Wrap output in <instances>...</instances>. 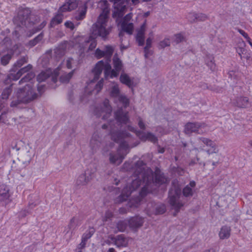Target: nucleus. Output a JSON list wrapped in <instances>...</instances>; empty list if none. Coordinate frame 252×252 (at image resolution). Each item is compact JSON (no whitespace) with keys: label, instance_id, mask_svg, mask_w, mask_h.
<instances>
[{"label":"nucleus","instance_id":"423d86ee","mask_svg":"<svg viewBox=\"0 0 252 252\" xmlns=\"http://www.w3.org/2000/svg\"><path fill=\"white\" fill-rule=\"evenodd\" d=\"M181 189L174 187L169 192V203L172 209L178 212L183 206V203L180 200Z\"/></svg>","mask_w":252,"mask_h":252},{"label":"nucleus","instance_id":"1a4fd4ad","mask_svg":"<svg viewBox=\"0 0 252 252\" xmlns=\"http://www.w3.org/2000/svg\"><path fill=\"white\" fill-rule=\"evenodd\" d=\"M198 140L207 147V149L206 150V152L208 154H217L219 152V150L217 144L211 139L201 137Z\"/></svg>","mask_w":252,"mask_h":252},{"label":"nucleus","instance_id":"f3484780","mask_svg":"<svg viewBox=\"0 0 252 252\" xmlns=\"http://www.w3.org/2000/svg\"><path fill=\"white\" fill-rule=\"evenodd\" d=\"M136 135L143 141L149 140L153 143L157 141V138L152 133H143L139 131L136 132Z\"/></svg>","mask_w":252,"mask_h":252},{"label":"nucleus","instance_id":"09e8293b","mask_svg":"<svg viewBox=\"0 0 252 252\" xmlns=\"http://www.w3.org/2000/svg\"><path fill=\"white\" fill-rule=\"evenodd\" d=\"M74 63V61L72 58H68L65 61V64L67 68H72V64Z\"/></svg>","mask_w":252,"mask_h":252},{"label":"nucleus","instance_id":"4d7b16f0","mask_svg":"<svg viewBox=\"0 0 252 252\" xmlns=\"http://www.w3.org/2000/svg\"><path fill=\"white\" fill-rule=\"evenodd\" d=\"M148 190V187H144L142 188V190L140 192V195L141 196H144L146 195Z\"/></svg>","mask_w":252,"mask_h":252},{"label":"nucleus","instance_id":"dca6fc26","mask_svg":"<svg viewBox=\"0 0 252 252\" xmlns=\"http://www.w3.org/2000/svg\"><path fill=\"white\" fill-rule=\"evenodd\" d=\"M128 223L129 227L132 229L136 230L143 225V220L141 217H136L130 219Z\"/></svg>","mask_w":252,"mask_h":252},{"label":"nucleus","instance_id":"864d4df0","mask_svg":"<svg viewBox=\"0 0 252 252\" xmlns=\"http://www.w3.org/2000/svg\"><path fill=\"white\" fill-rule=\"evenodd\" d=\"M92 235L90 232L85 233L83 236L82 239L85 240V241H87L88 239H89L91 237Z\"/></svg>","mask_w":252,"mask_h":252},{"label":"nucleus","instance_id":"5fc2aeb1","mask_svg":"<svg viewBox=\"0 0 252 252\" xmlns=\"http://www.w3.org/2000/svg\"><path fill=\"white\" fill-rule=\"evenodd\" d=\"M42 38V35H40L38 36H37L36 38H35L33 41H31V43L32 44V45H34L37 42V40H40Z\"/></svg>","mask_w":252,"mask_h":252},{"label":"nucleus","instance_id":"a211bd4d","mask_svg":"<svg viewBox=\"0 0 252 252\" xmlns=\"http://www.w3.org/2000/svg\"><path fill=\"white\" fill-rule=\"evenodd\" d=\"M128 238L125 237L123 235H120L115 238L114 243L118 248L126 247L128 245Z\"/></svg>","mask_w":252,"mask_h":252},{"label":"nucleus","instance_id":"49530a36","mask_svg":"<svg viewBox=\"0 0 252 252\" xmlns=\"http://www.w3.org/2000/svg\"><path fill=\"white\" fill-rule=\"evenodd\" d=\"M11 93V90L10 88H7L5 89L1 94V97L3 99H7Z\"/></svg>","mask_w":252,"mask_h":252},{"label":"nucleus","instance_id":"9d476101","mask_svg":"<svg viewBox=\"0 0 252 252\" xmlns=\"http://www.w3.org/2000/svg\"><path fill=\"white\" fill-rule=\"evenodd\" d=\"M165 211V207L164 205H157L153 203H150L147 206V212L149 216L162 214Z\"/></svg>","mask_w":252,"mask_h":252},{"label":"nucleus","instance_id":"bb28decb","mask_svg":"<svg viewBox=\"0 0 252 252\" xmlns=\"http://www.w3.org/2000/svg\"><path fill=\"white\" fill-rule=\"evenodd\" d=\"M9 190L5 188H0V200L5 201L9 198Z\"/></svg>","mask_w":252,"mask_h":252},{"label":"nucleus","instance_id":"2f4dec72","mask_svg":"<svg viewBox=\"0 0 252 252\" xmlns=\"http://www.w3.org/2000/svg\"><path fill=\"white\" fill-rule=\"evenodd\" d=\"M186 18L190 23H196V13L193 12L189 13L186 16Z\"/></svg>","mask_w":252,"mask_h":252},{"label":"nucleus","instance_id":"39448f33","mask_svg":"<svg viewBox=\"0 0 252 252\" xmlns=\"http://www.w3.org/2000/svg\"><path fill=\"white\" fill-rule=\"evenodd\" d=\"M209 130L208 126L203 122L188 123L185 126L184 132L188 135L192 133L202 134Z\"/></svg>","mask_w":252,"mask_h":252},{"label":"nucleus","instance_id":"37998d69","mask_svg":"<svg viewBox=\"0 0 252 252\" xmlns=\"http://www.w3.org/2000/svg\"><path fill=\"white\" fill-rule=\"evenodd\" d=\"M11 58L10 54H7L3 56L1 59V63L3 65H6Z\"/></svg>","mask_w":252,"mask_h":252},{"label":"nucleus","instance_id":"f03ea898","mask_svg":"<svg viewBox=\"0 0 252 252\" xmlns=\"http://www.w3.org/2000/svg\"><path fill=\"white\" fill-rule=\"evenodd\" d=\"M98 6L102 10L97 20L92 26V34L94 37L106 38L111 32L112 27L109 23V9L106 0H100Z\"/></svg>","mask_w":252,"mask_h":252},{"label":"nucleus","instance_id":"13d9d810","mask_svg":"<svg viewBox=\"0 0 252 252\" xmlns=\"http://www.w3.org/2000/svg\"><path fill=\"white\" fill-rule=\"evenodd\" d=\"M26 62V59L25 58H23L17 62V65L19 67H20Z\"/></svg>","mask_w":252,"mask_h":252},{"label":"nucleus","instance_id":"72a5a7b5","mask_svg":"<svg viewBox=\"0 0 252 252\" xmlns=\"http://www.w3.org/2000/svg\"><path fill=\"white\" fill-rule=\"evenodd\" d=\"M62 16L61 14H58L52 19L51 26L53 27L55 25L59 24L62 22Z\"/></svg>","mask_w":252,"mask_h":252},{"label":"nucleus","instance_id":"b1692460","mask_svg":"<svg viewBox=\"0 0 252 252\" xmlns=\"http://www.w3.org/2000/svg\"><path fill=\"white\" fill-rule=\"evenodd\" d=\"M95 37H94L92 35L90 37L89 39L87 41L86 46L87 47V52L93 51L96 46L97 42L96 40L94 39Z\"/></svg>","mask_w":252,"mask_h":252},{"label":"nucleus","instance_id":"9b49d317","mask_svg":"<svg viewBox=\"0 0 252 252\" xmlns=\"http://www.w3.org/2000/svg\"><path fill=\"white\" fill-rule=\"evenodd\" d=\"M93 178V173L89 170H86L81 174L76 179V184L79 186H85L89 183Z\"/></svg>","mask_w":252,"mask_h":252},{"label":"nucleus","instance_id":"473e14b6","mask_svg":"<svg viewBox=\"0 0 252 252\" xmlns=\"http://www.w3.org/2000/svg\"><path fill=\"white\" fill-rule=\"evenodd\" d=\"M87 6L86 4H84L82 9L79 12L78 15L76 16L77 20H82L84 19L86 13Z\"/></svg>","mask_w":252,"mask_h":252},{"label":"nucleus","instance_id":"20e7f679","mask_svg":"<svg viewBox=\"0 0 252 252\" xmlns=\"http://www.w3.org/2000/svg\"><path fill=\"white\" fill-rule=\"evenodd\" d=\"M139 170L140 171H137L138 174L137 175L138 176V179H136L133 181L131 187H126L123 189L120 196L121 199L122 201L126 200L130 195L131 192L140 185L141 181L140 180H141V179H142L143 182L145 183L147 185L151 181H153V174L150 169H147L146 171L145 167H143L140 168Z\"/></svg>","mask_w":252,"mask_h":252},{"label":"nucleus","instance_id":"a18cd8bd","mask_svg":"<svg viewBox=\"0 0 252 252\" xmlns=\"http://www.w3.org/2000/svg\"><path fill=\"white\" fill-rule=\"evenodd\" d=\"M94 56L97 59H100L103 57H105L104 51L100 50L99 48H97L94 52Z\"/></svg>","mask_w":252,"mask_h":252},{"label":"nucleus","instance_id":"052dcab7","mask_svg":"<svg viewBox=\"0 0 252 252\" xmlns=\"http://www.w3.org/2000/svg\"><path fill=\"white\" fill-rule=\"evenodd\" d=\"M245 42L242 39H240L238 43V47H245Z\"/></svg>","mask_w":252,"mask_h":252},{"label":"nucleus","instance_id":"603ef678","mask_svg":"<svg viewBox=\"0 0 252 252\" xmlns=\"http://www.w3.org/2000/svg\"><path fill=\"white\" fill-rule=\"evenodd\" d=\"M245 51V47H238L237 52L240 56H241L242 54H243Z\"/></svg>","mask_w":252,"mask_h":252},{"label":"nucleus","instance_id":"bf43d9fd","mask_svg":"<svg viewBox=\"0 0 252 252\" xmlns=\"http://www.w3.org/2000/svg\"><path fill=\"white\" fill-rule=\"evenodd\" d=\"M66 27L70 28L71 29H73L74 28V25L71 22H66L64 24Z\"/></svg>","mask_w":252,"mask_h":252},{"label":"nucleus","instance_id":"6ab92c4d","mask_svg":"<svg viewBox=\"0 0 252 252\" xmlns=\"http://www.w3.org/2000/svg\"><path fill=\"white\" fill-rule=\"evenodd\" d=\"M112 111L111 107L109 105L108 100H105L103 104V108H101L100 115L102 116L103 119L109 117Z\"/></svg>","mask_w":252,"mask_h":252},{"label":"nucleus","instance_id":"5701e85b","mask_svg":"<svg viewBox=\"0 0 252 252\" xmlns=\"http://www.w3.org/2000/svg\"><path fill=\"white\" fill-rule=\"evenodd\" d=\"M120 82L128 87L132 86L133 82L129 76L125 72H122L120 77Z\"/></svg>","mask_w":252,"mask_h":252},{"label":"nucleus","instance_id":"58836bf2","mask_svg":"<svg viewBox=\"0 0 252 252\" xmlns=\"http://www.w3.org/2000/svg\"><path fill=\"white\" fill-rule=\"evenodd\" d=\"M127 223L124 221H120L117 224V227L119 231H124L126 228Z\"/></svg>","mask_w":252,"mask_h":252},{"label":"nucleus","instance_id":"8fccbe9b","mask_svg":"<svg viewBox=\"0 0 252 252\" xmlns=\"http://www.w3.org/2000/svg\"><path fill=\"white\" fill-rule=\"evenodd\" d=\"M132 18V14L131 13H129L127 14L124 18L123 19L122 22H126V23H129V22Z\"/></svg>","mask_w":252,"mask_h":252},{"label":"nucleus","instance_id":"4be33fe9","mask_svg":"<svg viewBox=\"0 0 252 252\" xmlns=\"http://www.w3.org/2000/svg\"><path fill=\"white\" fill-rule=\"evenodd\" d=\"M231 228L229 226H223L220 229L219 233L220 239H228L230 235Z\"/></svg>","mask_w":252,"mask_h":252},{"label":"nucleus","instance_id":"3c124183","mask_svg":"<svg viewBox=\"0 0 252 252\" xmlns=\"http://www.w3.org/2000/svg\"><path fill=\"white\" fill-rule=\"evenodd\" d=\"M237 31L246 39L249 38V36L248 34L246 32H245L243 30L240 29H238Z\"/></svg>","mask_w":252,"mask_h":252},{"label":"nucleus","instance_id":"4c0bfd02","mask_svg":"<svg viewBox=\"0 0 252 252\" xmlns=\"http://www.w3.org/2000/svg\"><path fill=\"white\" fill-rule=\"evenodd\" d=\"M112 139L115 142H120L122 139V135L119 132L113 133L111 135Z\"/></svg>","mask_w":252,"mask_h":252},{"label":"nucleus","instance_id":"c85d7f7f","mask_svg":"<svg viewBox=\"0 0 252 252\" xmlns=\"http://www.w3.org/2000/svg\"><path fill=\"white\" fill-rule=\"evenodd\" d=\"M154 34L153 32L151 31L149 33V37L146 40V46L144 48L145 51L146 52L148 51L152 46V43L153 42V41L154 40Z\"/></svg>","mask_w":252,"mask_h":252},{"label":"nucleus","instance_id":"6e6552de","mask_svg":"<svg viewBox=\"0 0 252 252\" xmlns=\"http://www.w3.org/2000/svg\"><path fill=\"white\" fill-rule=\"evenodd\" d=\"M124 148L122 145L115 152H111L109 155V161L111 164L117 165H120L124 158V155L123 153Z\"/></svg>","mask_w":252,"mask_h":252},{"label":"nucleus","instance_id":"a878e982","mask_svg":"<svg viewBox=\"0 0 252 252\" xmlns=\"http://www.w3.org/2000/svg\"><path fill=\"white\" fill-rule=\"evenodd\" d=\"M236 104L239 107H246L249 105V99L247 97H240L236 100Z\"/></svg>","mask_w":252,"mask_h":252},{"label":"nucleus","instance_id":"393cba45","mask_svg":"<svg viewBox=\"0 0 252 252\" xmlns=\"http://www.w3.org/2000/svg\"><path fill=\"white\" fill-rule=\"evenodd\" d=\"M121 27L124 31L126 32L129 34L132 33L134 27L132 23L121 22Z\"/></svg>","mask_w":252,"mask_h":252},{"label":"nucleus","instance_id":"c03bdc74","mask_svg":"<svg viewBox=\"0 0 252 252\" xmlns=\"http://www.w3.org/2000/svg\"><path fill=\"white\" fill-rule=\"evenodd\" d=\"M184 37L181 33L176 34L174 36V41L176 43H180V42H182L183 41H184Z\"/></svg>","mask_w":252,"mask_h":252},{"label":"nucleus","instance_id":"e433bc0d","mask_svg":"<svg viewBox=\"0 0 252 252\" xmlns=\"http://www.w3.org/2000/svg\"><path fill=\"white\" fill-rule=\"evenodd\" d=\"M117 98L121 102L125 105V106H126L129 104V99L126 97L125 95L121 94Z\"/></svg>","mask_w":252,"mask_h":252},{"label":"nucleus","instance_id":"0e129e2a","mask_svg":"<svg viewBox=\"0 0 252 252\" xmlns=\"http://www.w3.org/2000/svg\"><path fill=\"white\" fill-rule=\"evenodd\" d=\"M131 1L133 4H137L139 2V0H131Z\"/></svg>","mask_w":252,"mask_h":252},{"label":"nucleus","instance_id":"338daca9","mask_svg":"<svg viewBox=\"0 0 252 252\" xmlns=\"http://www.w3.org/2000/svg\"><path fill=\"white\" fill-rule=\"evenodd\" d=\"M247 41L248 42V43H249V44L251 46V47H252V43L251 41V39L250 38V37H249V38L248 39H246Z\"/></svg>","mask_w":252,"mask_h":252},{"label":"nucleus","instance_id":"7c9ffc66","mask_svg":"<svg viewBox=\"0 0 252 252\" xmlns=\"http://www.w3.org/2000/svg\"><path fill=\"white\" fill-rule=\"evenodd\" d=\"M170 45V39L165 38L162 41L159 42L158 47L160 49L164 48L166 47H168Z\"/></svg>","mask_w":252,"mask_h":252},{"label":"nucleus","instance_id":"de8ad7c7","mask_svg":"<svg viewBox=\"0 0 252 252\" xmlns=\"http://www.w3.org/2000/svg\"><path fill=\"white\" fill-rule=\"evenodd\" d=\"M116 118L118 120L122 123H126L128 121V117L126 114L119 116L116 114Z\"/></svg>","mask_w":252,"mask_h":252},{"label":"nucleus","instance_id":"c756f323","mask_svg":"<svg viewBox=\"0 0 252 252\" xmlns=\"http://www.w3.org/2000/svg\"><path fill=\"white\" fill-rule=\"evenodd\" d=\"M167 181V179L166 178L163 174L156 175L155 182L156 183L162 184L166 183Z\"/></svg>","mask_w":252,"mask_h":252},{"label":"nucleus","instance_id":"a19ab883","mask_svg":"<svg viewBox=\"0 0 252 252\" xmlns=\"http://www.w3.org/2000/svg\"><path fill=\"white\" fill-rule=\"evenodd\" d=\"M208 19L207 16L203 13H196V22L199 21H204Z\"/></svg>","mask_w":252,"mask_h":252},{"label":"nucleus","instance_id":"ea45409f","mask_svg":"<svg viewBox=\"0 0 252 252\" xmlns=\"http://www.w3.org/2000/svg\"><path fill=\"white\" fill-rule=\"evenodd\" d=\"M73 75V71L68 73L67 74L62 75L61 77V81L63 83H67L69 81Z\"/></svg>","mask_w":252,"mask_h":252},{"label":"nucleus","instance_id":"f704fd0d","mask_svg":"<svg viewBox=\"0 0 252 252\" xmlns=\"http://www.w3.org/2000/svg\"><path fill=\"white\" fill-rule=\"evenodd\" d=\"M79 223L78 219L75 217L72 218L68 224V227L69 228L71 229H74Z\"/></svg>","mask_w":252,"mask_h":252},{"label":"nucleus","instance_id":"79ce46f5","mask_svg":"<svg viewBox=\"0 0 252 252\" xmlns=\"http://www.w3.org/2000/svg\"><path fill=\"white\" fill-rule=\"evenodd\" d=\"M91 146L93 149L96 150L100 146V142L92 138L91 140Z\"/></svg>","mask_w":252,"mask_h":252},{"label":"nucleus","instance_id":"f257e3e1","mask_svg":"<svg viewBox=\"0 0 252 252\" xmlns=\"http://www.w3.org/2000/svg\"><path fill=\"white\" fill-rule=\"evenodd\" d=\"M113 66L115 69H111V66L108 61H100L95 64L93 72L94 79L87 84L85 92L88 94H97L103 86V79H101L96 82L103 70L106 77L110 76V78L118 76L119 72L122 69L123 64L121 61L116 56L113 59Z\"/></svg>","mask_w":252,"mask_h":252},{"label":"nucleus","instance_id":"7ed1b4c3","mask_svg":"<svg viewBox=\"0 0 252 252\" xmlns=\"http://www.w3.org/2000/svg\"><path fill=\"white\" fill-rule=\"evenodd\" d=\"M34 77V74L30 72L20 81L19 83H28L23 88L17 91L12 97L11 107H16L21 103L30 102L36 98L37 95L33 88L32 82H30Z\"/></svg>","mask_w":252,"mask_h":252},{"label":"nucleus","instance_id":"412c9836","mask_svg":"<svg viewBox=\"0 0 252 252\" xmlns=\"http://www.w3.org/2000/svg\"><path fill=\"white\" fill-rule=\"evenodd\" d=\"M31 69H32V65L30 64H29L27 66L21 69V70H19L16 74L11 73L9 75V78L10 79H12L13 80H16L20 78V77L21 76V75L23 73H26V72L30 71Z\"/></svg>","mask_w":252,"mask_h":252},{"label":"nucleus","instance_id":"c9c22d12","mask_svg":"<svg viewBox=\"0 0 252 252\" xmlns=\"http://www.w3.org/2000/svg\"><path fill=\"white\" fill-rule=\"evenodd\" d=\"M104 51L105 56L110 58L113 53L114 49L112 46L107 45L105 46Z\"/></svg>","mask_w":252,"mask_h":252},{"label":"nucleus","instance_id":"774afa93","mask_svg":"<svg viewBox=\"0 0 252 252\" xmlns=\"http://www.w3.org/2000/svg\"><path fill=\"white\" fill-rule=\"evenodd\" d=\"M108 252H115V250L113 248H110L108 250Z\"/></svg>","mask_w":252,"mask_h":252},{"label":"nucleus","instance_id":"cd10ccee","mask_svg":"<svg viewBox=\"0 0 252 252\" xmlns=\"http://www.w3.org/2000/svg\"><path fill=\"white\" fill-rule=\"evenodd\" d=\"M51 74V71L47 70L45 71L41 72L37 76V79L39 82H42L47 79Z\"/></svg>","mask_w":252,"mask_h":252},{"label":"nucleus","instance_id":"680f3d73","mask_svg":"<svg viewBox=\"0 0 252 252\" xmlns=\"http://www.w3.org/2000/svg\"><path fill=\"white\" fill-rule=\"evenodd\" d=\"M86 241L82 239V241L81 243L79 244V247L80 249H83L85 247Z\"/></svg>","mask_w":252,"mask_h":252},{"label":"nucleus","instance_id":"e2e57ef3","mask_svg":"<svg viewBox=\"0 0 252 252\" xmlns=\"http://www.w3.org/2000/svg\"><path fill=\"white\" fill-rule=\"evenodd\" d=\"M112 216V214L111 212H107L106 214V217L107 218H110Z\"/></svg>","mask_w":252,"mask_h":252},{"label":"nucleus","instance_id":"ddd939ff","mask_svg":"<svg viewBox=\"0 0 252 252\" xmlns=\"http://www.w3.org/2000/svg\"><path fill=\"white\" fill-rule=\"evenodd\" d=\"M147 28L146 22H145L141 26L140 28L137 31L136 35V41L139 45L142 46L144 44L145 39V32Z\"/></svg>","mask_w":252,"mask_h":252},{"label":"nucleus","instance_id":"4468645a","mask_svg":"<svg viewBox=\"0 0 252 252\" xmlns=\"http://www.w3.org/2000/svg\"><path fill=\"white\" fill-rule=\"evenodd\" d=\"M78 6L76 0H68L60 8L61 12H66L72 10Z\"/></svg>","mask_w":252,"mask_h":252},{"label":"nucleus","instance_id":"2eb2a0df","mask_svg":"<svg viewBox=\"0 0 252 252\" xmlns=\"http://www.w3.org/2000/svg\"><path fill=\"white\" fill-rule=\"evenodd\" d=\"M108 91L110 96L113 98H118L121 94L119 85L115 82L111 83Z\"/></svg>","mask_w":252,"mask_h":252},{"label":"nucleus","instance_id":"69168bd1","mask_svg":"<svg viewBox=\"0 0 252 252\" xmlns=\"http://www.w3.org/2000/svg\"><path fill=\"white\" fill-rule=\"evenodd\" d=\"M3 107H4L3 103L2 102H1V101H0V111L2 110V109L3 108Z\"/></svg>","mask_w":252,"mask_h":252},{"label":"nucleus","instance_id":"f8f14e48","mask_svg":"<svg viewBox=\"0 0 252 252\" xmlns=\"http://www.w3.org/2000/svg\"><path fill=\"white\" fill-rule=\"evenodd\" d=\"M233 199L231 194H225L219 197L218 204L220 207H228Z\"/></svg>","mask_w":252,"mask_h":252},{"label":"nucleus","instance_id":"aec40b11","mask_svg":"<svg viewBox=\"0 0 252 252\" xmlns=\"http://www.w3.org/2000/svg\"><path fill=\"white\" fill-rule=\"evenodd\" d=\"M196 183L194 181L190 182L189 184L187 185L183 189V194L184 196L189 197L193 195V188L195 187Z\"/></svg>","mask_w":252,"mask_h":252},{"label":"nucleus","instance_id":"0eeeda50","mask_svg":"<svg viewBox=\"0 0 252 252\" xmlns=\"http://www.w3.org/2000/svg\"><path fill=\"white\" fill-rule=\"evenodd\" d=\"M125 0H114L113 17L116 18V22L119 25V19L123 17L126 11V5Z\"/></svg>","mask_w":252,"mask_h":252},{"label":"nucleus","instance_id":"6e6d98bb","mask_svg":"<svg viewBox=\"0 0 252 252\" xmlns=\"http://www.w3.org/2000/svg\"><path fill=\"white\" fill-rule=\"evenodd\" d=\"M138 126L140 128L143 129H145V125L141 119H139Z\"/></svg>","mask_w":252,"mask_h":252}]
</instances>
